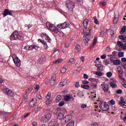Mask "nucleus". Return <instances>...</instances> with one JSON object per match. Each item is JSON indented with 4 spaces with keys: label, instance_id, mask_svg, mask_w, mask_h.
<instances>
[{
    "label": "nucleus",
    "instance_id": "obj_1",
    "mask_svg": "<svg viewBox=\"0 0 126 126\" xmlns=\"http://www.w3.org/2000/svg\"><path fill=\"white\" fill-rule=\"evenodd\" d=\"M23 38V34L22 32L14 31V32L10 35L9 39L11 41L16 40H22Z\"/></svg>",
    "mask_w": 126,
    "mask_h": 126
},
{
    "label": "nucleus",
    "instance_id": "obj_2",
    "mask_svg": "<svg viewBox=\"0 0 126 126\" xmlns=\"http://www.w3.org/2000/svg\"><path fill=\"white\" fill-rule=\"evenodd\" d=\"M85 35L83 36V40L84 42L85 43V46H88V43L89 41H90V38L91 37V32L92 30L90 29L89 28L87 29V28H85Z\"/></svg>",
    "mask_w": 126,
    "mask_h": 126
},
{
    "label": "nucleus",
    "instance_id": "obj_3",
    "mask_svg": "<svg viewBox=\"0 0 126 126\" xmlns=\"http://www.w3.org/2000/svg\"><path fill=\"white\" fill-rule=\"evenodd\" d=\"M98 102L99 108L101 109V110H102V111L108 112V111L110 110V106H109V104L107 103V102L97 100V102H95V104H97Z\"/></svg>",
    "mask_w": 126,
    "mask_h": 126
},
{
    "label": "nucleus",
    "instance_id": "obj_4",
    "mask_svg": "<svg viewBox=\"0 0 126 126\" xmlns=\"http://www.w3.org/2000/svg\"><path fill=\"white\" fill-rule=\"evenodd\" d=\"M12 58L16 66H18V67H19V66H20V64H21V62L19 58H18V57H17V56L15 54L12 55Z\"/></svg>",
    "mask_w": 126,
    "mask_h": 126
},
{
    "label": "nucleus",
    "instance_id": "obj_5",
    "mask_svg": "<svg viewBox=\"0 0 126 126\" xmlns=\"http://www.w3.org/2000/svg\"><path fill=\"white\" fill-rule=\"evenodd\" d=\"M57 27L60 29H65V28H68L69 27V23L65 22L63 24L58 25Z\"/></svg>",
    "mask_w": 126,
    "mask_h": 126
},
{
    "label": "nucleus",
    "instance_id": "obj_6",
    "mask_svg": "<svg viewBox=\"0 0 126 126\" xmlns=\"http://www.w3.org/2000/svg\"><path fill=\"white\" fill-rule=\"evenodd\" d=\"M57 80V75L53 74L49 79V84L51 86H54Z\"/></svg>",
    "mask_w": 126,
    "mask_h": 126
},
{
    "label": "nucleus",
    "instance_id": "obj_7",
    "mask_svg": "<svg viewBox=\"0 0 126 126\" xmlns=\"http://www.w3.org/2000/svg\"><path fill=\"white\" fill-rule=\"evenodd\" d=\"M117 70L119 74V78H120V79H122V80L125 81L126 79L123 78V73H124V70H123V69L122 68V67H119L117 68Z\"/></svg>",
    "mask_w": 126,
    "mask_h": 126
},
{
    "label": "nucleus",
    "instance_id": "obj_8",
    "mask_svg": "<svg viewBox=\"0 0 126 126\" xmlns=\"http://www.w3.org/2000/svg\"><path fill=\"white\" fill-rule=\"evenodd\" d=\"M37 103V98H33L29 103V107L33 108Z\"/></svg>",
    "mask_w": 126,
    "mask_h": 126
},
{
    "label": "nucleus",
    "instance_id": "obj_9",
    "mask_svg": "<svg viewBox=\"0 0 126 126\" xmlns=\"http://www.w3.org/2000/svg\"><path fill=\"white\" fill-rule=\"evenodd\" d=\"M25 48L26 50H28V51H32L33 49L34 50H38L39 49V47L37 46V45H30L28 47H26Z\"/></svg>",
    "mask_w": 126,
    "mask_h": 126
},
{
    "label": "nucleus",
    "instance_id": "obj_10",
    "mask_svg": "<svg viewBox=\"0 0 126 126\" xmlns=\"http://www.w3.org/2000/svg\"><path fill=\"white\" fill-rule=\"evenodd\" d=\"M66 6L67 7V8H69V7H70L71 6H73V8L75 6V5L74 3L72 2V1L70 0H68L66 2Z\"/></svg>",
    "mask_w": 126,
    "mask_h": 126
},
{
    "label": "nucleus",
    "instance_id": "obj_11",
    "mask_svg": "<svg viewBox=\"0 0 126 126\" xmlns=\"http://www.w3.org/2000/svg\"><path fill=\"white\" fill-rule=\"evenodd\" d=\"M41 37L43 38H45V40H47L48 42L49 43H51L52 42V39L50 38L49 36H48V35H47V33L44 32L42 34H41Z\"/></svg>",
    "mask_w": 126,
    "mask_h": 126
},
{
    "label": "nucleus",
    "instance_id": "obj_12",
    "mask_svg": "<svg viewBox=\"0 0 126 126\" xmlns=\"http://www.w3.org/2000/svg\"><path fill=\"white\" fill-rule=\"evenodd\" d=\"M102 85V90L105 92V93H107V92H109V85L107 84H105Z\"/></svg>",
    "mask_w": 126,
    "mask_h": 126
},
{
    "label": "nucleus",
    "instance_id": "obj_13",
    "mask_svg": "<svg viewBox=\"0 0 126 126\" xmlns=\"http://www.w3.org/2000/svg\"><path fill=\"white\" fill-rule=\"evenodd\" d=\"M110 86L112 87V88H116L118 86L117 84H116V80L114 79H111L110 80Z\"/></svg>",
    "mask_w": 126,
    "mask_h": 126
},
{
    "label": "nucleus",
    "instance_id": "obj_14",
    "mask_svg": "<svg viewBox=\"0 0 126 126\" xmlns=\"http://www.w3.org/2000/svg\"><path fill=\"white\" fill-rule=\"evenodd\" d=\"M7 15H12V13L8 9H5L3 13V17L7 16Z\"/></svg>",
    "mask_w": 126,
    "mask_h": 126
},
{
    "label": "nucleus",
    "instance_id": "obj_15",
    "mask_svg": "<svg viewBox=\"0 0 126 126\" xmlns=\"http://www.w3.org/2000/svg\"><path fill=\"white\" fill-rule=\"evenodd\" d=\"M74 50L75 53H80L81 51V46H80V45L79 44H76Z\"/></svg>",
    "mask_w": 126,
    "mask_h": 126
},
{
    "label": "nucleus",
    "instance_id": "obj_16",
    "mask_svg": "<svg viewBox=\"0 0 126 126\" xmlns=\"http://www.w3.org/2000/svg\"><path fill=\"white\" fill-rule=\"evenodd\" d=\"M51 117L52 115L50 113H46L44 117V121L49 122V120L51 119Z\"/></svg>",
    "mask_w": 126,
    "mask_h": 126
},
{
    "label": "nucleus",
    "instance_id": "obj_17",
    "mask_svg": "<svg viewBox=\"0 0 126 126\" xmlns=\"http://www.w3.org/2000/svg\"><path fill=\"white\" fill-rule=\"evenodd\" d=\"M5 94H7L8 96H10V97H12L13 96V92L8 88L6 89V91L5 92Z\"/></svg>",
    "mask_w": 126,
    "mask_h": 126
},
{
    "label": "nucleus",
    "instance_id": "obj_18",
    "mask_svg": "<svg viewBox=\"0 0 126 126\" xmlns=\"http://www.w3.org/2000/svg\"><path fill=\"white\" fill-rule=\"evenodd\" d=\"M121 100L118 102L119 105H120V106H125L126 105V101H125V99H124V97H121Z\"/></svg>",
    "mask_w": 126,
    "mask_h": 126
},
{
    "label": "nucleus",
    "instance_id": "obj_19",
    "mask_svg": "<svg viewBox=\"0 0 126 126\" xmlns=\"http://www.w3.org/2000/svg\"><path fill=\"white\" fill-rule=\"evenodd\" d=\"M96 43H97V37H95L94 39V42H93L92 44L91 45L90 47H89V49H93V48H94V46L96 45Z\"/></svg>",
    "mask_w": 126,
    "mask_h": 126
},
{
    "label": "nucleus",
    "instance_id": "obj_20",
    "mask_svg": "<svg viewBox=\"0 0 126 126\" xmlns=\"http://www.w3.org/2000/svg\"><path fill=\"white\" fill-rule=\"evenodd\" d=\"M119 39H120V40H122L123 43H125L126 44V37L125 36V35H119Z\"/></svg>",
    "mask_w": 126,
    "mask_h": 126
},
{
    "label": "nucleus",
    "instance_id": "obj_21",
    "mask_svg": "<svg viewBox=\"0 0 126 126\" xmlns=\"http://www.w3.org/2000/svg\"><path fill=\"white\" fill-rule=\"evenodd\" d=\"M89 23V20L88 19H85L83 21V25L84 28H87V26L88 25V24Z\"/></svg>",
    "mask_w": 126,
    "mask_h": 126
},
{
    "label": "nucleus",
    "instance_id": "obj_22",
    "mask_svg": "<svg viewBox=\"0 0 126 126\" xmlns=\"http://www.w3.org/2000/svg\"><path fill=\"white\" fill-rule=\"evenodd\" d=\"M77 96L79 98H82L84 95H83V92L82 91H79V92L77 93Z\"/></svg>",
    "mask_w": 126,
    "mask_h": 126
},
{
    "label": "nucleus",
    "instance_id": "obj_23",
    "mask_svg": "<svg viewBox=\"0 0 126 126\" xmlns=\"http://www.w3.org/2000/svg\"><path fill=\"white\" fill-rule=\"evenodd\" d=\"M46 27L47 28H49V29H52V28L54 27V25L50 22H47L46 23Z\"/></svg>",
    "mask_w": 126,
    "mask_h": 126
},
{
    "label": "nucleus",
    "instance_id": "obj_24",
    "mask_svg": "<svg viewBox=\"0 0 126 126\" xmlns=\"http://www.w3.org/2000/svg\"><path fill=\"white\" fill-rule=\"evenodd\" d=\"M39 62L40 63H42L44 62H46V57L44 56H41L40 59L39 60Z\"/></svg>",
    "mask_w": 126,
    "mask_h": 126
},
{
    "label": "nucleus",
    "instance_id": "obj_25",
    "mask_svg": "<svg viewBox=\"0 0 126 126\" xmlns=\"http://www.w3.org/2000/svg\"><path fill=\"white\" fill-rule=\"evenodd\" d=\"M32 90H33V87L30 86L27 90H26V92L27 94H29V93H30Z\"/></svg>",
    "mask_w": 126,
    "mask_h": 126
},
{
    "label": "nucleus",
    "instance_id": "obj_26",
    "mask_svg": "<svg viewBox=\"0 0 126 126\" xmlns=\"http://www.w3.org/2000/svg\"><path fill=\"white\" fill-rule=\"evenodd\" d=\"M119 16H115L114 17V19L113 20V24H117L118 23V22H119Z\"/></svg>",
    "mask_w": 126,
    "mask_h": 126
},
{
    "label": "nucleus",
    "instance_id": "obj_27",
    "mask_svg": "<svg viewBox=\"0 0 126 126\" xmlns=\"http://www.w3.org/2000/svg\"><path fill=\"white\" fill-rule=\"evenodd\" d=\"M62 62H63V59H59L58 60L54 61L53 62V63L58 64V63H62Z\"/></svg>",
    "mask_w": 126,
    "mask_h": 126
},
{
    "label": "nucleus",
    "instance_id": "obj_28",
    "mask_svg": "<svg viewBox=\"0 0 126 126\" xmlns=\"http://www.w3.org/2000/svg\"><path fill=\"white\" fill-rule=\"evenodd\" d=\"M81 87L84 89H86L87 90H88L90 89V87L88 85H83Z\"/></svg>",
    "mask_w": 126,
    "mask_h": 126
},
{
    "label": "nucleus",
    "instance_id": "obj_29",
    "mask_svg": "<svg viewBox=\"0 0 126 126\" xmlns=\"http://www.w3.org/2000/svg\"><path fill=\"white\" fill-rule=\"evenodd\" d=\"M66 70H67V68L63 67L61 69V73H65V72H66Z\"/></svg>",
    "mask_w": 126,
    "mask_h": 126
},
{
    "label": "nucleus",
    "instance_id": "obj_30",
    "mask_svg": "<svg viewBox=\"0 0 126 126\" xmlns=\"http://www.w3.org/2000/svg\"><path fill=\"white\" fill-rule=\"evenodd\" d=\"M103 67H104V66L102 64H98L97 67V70H101V71H103Z\"/></svg>",
    "mask_w": 126,
    "mask_h": 126
},
{
    "label": "nucleus",
    "instance_id": "obj_31",
    "mask_svg": "<svg viewBox=\"0 0 126 126\" xmlns=\"http://www.w3.org/2000/svg\"><path fill=\"white\" fill-rule=\"evenodd\" d=\"M63 118V113H59L58 114V119L61 120H62V119Z\"/></svg>",
    "mask_w": 126,
    "mask_h": 126
},
{
    "label": "nucleus",
    "instance_id": "obj_32",
    "mask_svg": "<svg viewBox=\"0 0 126 126\" xmlns=\"http://www.w3.org/2000/svg\"><path fill=\"white\" fill-rule=\"evenodd\" d=\"M62 100V95H58L57 96V98L56 99V102H60Z\"/></svg>",
    "mask_w": 126,
    "mask_h": 126
},
{
    "label": "nucleus",
    "instance_id": "obj_33",
    "mask_svg": "<svg viewBox=\"0 0 126 126\" xmlns=\"http://www.w3.org/2000/svg\"><path fill=\"white\" fill-rule=\"evenodd\" d=\"M121 63V60H114L113 61V63L115 64V65H119Z\"/></svg>",
    "mask_w": 126,
    "mask_h": 126
},
{
    "label": "nucleus",
    "instance_id": "obj_34",
    "mask_svg": "<svg viewBox=\"0 0 126 126\" xmlns=\"http://www.w3.org/2000/svg\"><path fill=\"white\" fill-rule=\"evenodd\" d=\"M70 99H71V97L69 95H65L64 97V100L65 101H69V100H70Z\"/></svg>",
    "mask_w": 126,
    "mask_h": 126
},
{
    "label": "nucleus",
    "instance_id": "obj_35",
    "mask_svg": "<svg viewBox=\"0 0 126 126\" xmlns=\"http://www.w3.org/2000/svg\"><path fill=\"white\" fill-rule=\"evenodd\" d=\"M117 45H118V47H122V48H123V46H124V43H123V42H122V41H118Z\"/></svg>",
    "mask_w": 126,
    "mask_h": 126
},
{
    "label": "nucleus",
    "instance_id": "obj_36",
    "mask_svg": "<svg viewBox=\"0 0 126 126\" xmlns=\"http://www.w3.org/2000/svg\"><path fill=\"white\" fill-rule=\"evenodd\" d=\"M108 104L109 105H115L116 104V101L114 99H111L110 101H108Z\"/></svg>",
    "mask_w": 126,
    "mask_h": 126
},
{
    "label": "nucleus",
    "instance_id": "obj_37",
    "mask_svg": "<svg viewBox=\"0 0 126 126\" xmlns=\"http://www.w3.org/2000/svg\"><path fill=\"white\" fill-rule=\"evenodd\" d=\"M94 23L95 24H99V21H98V19H97V17L96 16L94 17Z\"/></svg>",
    "mask_w": 126,
    "mask_h": 126
},
{
    "label": "nucleus",
    "instance_id": "obj_38",
    "mask_svg": "<svg viewBox=\"0 0 126 126\" xmlns=\"http://www.w3.org/2000/svg\"><path fill=\"white\" fill-rule=\"evenodd\" d=\"M51 95H52V94L51 93V92H49L48 93L47 95L46 96L48 100H50V99H51Z\"/></svg>",
    "mask_w": 126,
    "mask_h": 126
},
{
    "label": "nucleus",
    "instance_id": "obj_39",
    "mask_svg": "<svg viewBox=\"0 0 126 126\" xmlns=\"http://www.w3.org/2000/svg\"><path fill=\"white\" fill-rule=\"evenodd\" d=\"M72 118V115H68L67 116H66L65 117V119H67L68 121L71 120Z\"/></svg>",
    "mask_w": 126,
    "mask_h": 126
},
{
    "label": "nucleus",
    "instance_id": "obj_40",
    "mask_svg": "<svg viewBox=\"0 0 126 126\" xmlns=\"http://www.w3.org/2000/svg\"><path fill=\"white\" fill-rule=\"evenodd\" d=\"M66 81L64 80L60 83V85L62 87H63L64 85H65V84H66Z\"/></svg>",
    "mask_w": 126,
    "mask_h": 126
},
{
    "label": "nucleus",
    "instance_id": "obj_41",
    "mask_svg": "<svg viewBox=\"0 0 126 126\" xmlns=\"http://www.w3.org/2000/svg\"><path fill=\"white\" fill-rule=\"evenodd\" d=\"M69 63H70L72 64H73L75 63L74 61V58H70L69 60Z\"/></svg>",
    "mask_w": 126,
    "mask_h": 126
},
{
    "label": "nucleus",
    "instance_id": "obj_42",
    "mask_svg": "<svg viewBox=\"0 0 126 126\" xmlns=\"http://www.w3.org/2000/svg\"><path fill=\"white\" fill-rule=\"evenodd\" d=\"M28 99V95L27 94H26L24 96H23V100L25 101H27V99Z\"/></svg>",
    "mask_w": 126,
    "mask_h": 126
},
{
    "label": "nucleus",
    "instance_id": "obj_43",
    "mask_svg": "<svg viewBox=\"0 0 126 126\" xmlns=\"http://www.w3.org/2000/svg\"><path fill=\"white\" fill-rule=\"evenodd\" d=\"M118 57L119 58H123V57H124V52H119L118 53Z\"/></svg>",
    "mask_w": 126,
    "mask_h": 126
},
{
    "label": "nucleus",
    "instance_id": "obj_44",
    "mask_svg": "<svg viewBox=\"0 0 126 126\" xmlns=\"http://www.w3.org/2000/svg\"><path fill=\"white\" fill-rule=\"evenodd\" d=\"M95 74H96V75H97V76H102V75H103V73H102V72H99V71H96L95 72Z\"/></svg>",
    "mask_w": 126,
    "mask_h": 126
},
{
    "label": "nucleus",
    "instance_id": "obj_45",
    "mask_svg": "<svg viewBox=\"0 0 126 126\" xmlns=\"http://www.w3.org/2000/svg\"><path fill=\"white\" fill-rule=\"evenodd\" d=\"M1 114L3 115V116H8V115L10 114V112H1Z\"/></svg>",
    "mask_w": 126,
    "mask_h": 126
},
{
    "label": "nucleus",
    "instance_id": "obj_46",
    "mask_svg": "<svg viewBox=\"0 0 126 126\" xmlns=\"http://www.w3.org/2000/svg\"><path fill=\"white\" fill-rule=\"evenodd\" d=\"M80 87V85H79V82H76L75 83V87L76 88H79Z\"/></svg>",
    "mask_w": 126,
    "mask_h": 126
},
{
    "label": "nucleus",
    "instance_id": "obj_47",
    "mask_svg": "<svg viewBox=\"0 0 126 126\" xmlns=\"http://www.w3.org/2000/svg\"><path fill=\"white\" fill-rule=\"evenodd\" d=\"M120 118H121V119L123 120V122H124V123H126V115H125V117H123V115H121L120 116Z\"/></svg>",
    "mask_w": 126,
    "mask_h": 126
},
{
    "label": "nucleus",
    "instance_id": "obj_48",
    "mask_svg": "<svg viewBox=\"0 0 126 126\" xmlns=\"http://www.w3.org/2000/svg\"><path fill=\"white\" fill-rule=\"evenodd\" d=\"M36 97H37L38 99H39V100H42V99H43V96H42V95H41L40 94H36Z\"/></svg>",
    "mask_w": 126,
    "mask_h": 126
},
{
    "label": "nucleus",
    "instance_id": "obj_49",
    "mask_svg": "<svg viewBox=\"0 0 126 126\" xmlns=\"http://www.w3.org/2000/svg\"><path fill=\"white\" fill-rule=\"evenodd\" d=\"M112 75H113V74L111 72H108L106 73V76H107V77H111Z\"/></svg>",
    "mask_w": 126,
    "mask_h": 126
},
{
    "label": "nucleus",
    "instance_id": "obj_50",
    "mask_svg": "<svg viewBox=\"0 0 126 126\" xmlns=\"http://www.w3.org/2000/svg\"><path fill=\"white\" fill-rule=\"evenodd\" d=\"M99 124L96 122L92 123L91 124V126H98Z\"/></svg>",
    "mask_w": 126,
    "mask_h": 126
},
{
    "label": "nucleus",
    "instance_id": "obj_51",
    "mask_svg": "<svg viewBox=\"0 0 126 126\" xmlns=\"http://www.w3.org/2000/svg\"><path fill=\"white\" fill-rule=\"evenodd\" d=\"M40 110H41V108H40L39 107H37L34 108V112L35 113H37V112H38V111H40Z\"/></svg>",
    "mask_w": 126,
    "mask_h": 126
},
{
    "label": "nucleus",
    "instance_id": "obj_52",
    "mask_svg": "<svg viewBox=\"0 0 126 126\" xmlns=\"http://www.w3.org/2000/svg\"><path fill=\"white\" fill-rule=\"evenodd\" d=\"M126 31V27H124L123 28H122L121 29V32H122V33H125Z\"/></svg>",
    "mask_w": 126,
    "mask_h": 126
},
{
    "label": "nucleus",
    "instance_id": "obj_53",
    "mask_svg": "<svg viewBox=\"0 0 126 126\" xmlns=\"http://www.w3.org/2000/svg\"><path fill=\"white\" fill-rule=\"evenodd\" d=\"M106 58H107V55L106 54H103L100 56V58L102 59V60H105Z\"/></svg>",
    "mask_w": 126,
    "mask_h": 126
},
{
    "label": "nucleus",
    "instance_id": "obj_54",
    "mask_svg": "<svg viewBox=\"0 0 126 126\" xmlns=\"http://www.w3.org/2000/svg\"><path fill=\"white\" fill-rule=\"evenodd\" d=\"M64 105V101H61L59 103V107H63Z\"/></svg>",
    "mask_w": 126,
    "mask_h": 126
},
{
    "label": "nucleus",
    "instance_id": "obj_55",
    "mask_svg": "<svg viewBox=\"0 0 126 126\" xmlns=\"http://www.w3.org/2000/svg\"><path fill=\"white\" fill-rule=\"evenodd\" d=\"M116 93L117 94H122V93H123V90H121V89H119V90H118L117 91H116Z\"/></svg>",
    "mask_w": 126,
    "mask_h": 126
},
{
    "label": "nucleus",
    "instance_id": "obj_56",
    "mask_svg": "<svg viewBox=\"0 0 126 126\" xmlns=\"http://www.w3.org/2000/svg\"><path fill=\"white\" fill-rule=\"evenodd\" d=\"M65 48H68V47H69V42H68V41L65 42Z\"/></svg>",
    "mask_w": 126,
    "mask_h": 126
},
{
    "label": "nucleus",
    "instance_id": "obj_57",
    "mask_svg": "<svg viewBox=\"0 0 126 126\" xmlns=\"http://www.w3.org/2000/svg\"><path fill=\"white\" fill-rule=\"evenodd\" d=\"M87 107V105L85 104H83L81 105V108H82V109H85Z\"/></svg>",
    "mask_w": 126,
    "mask_h": 126
},
{
    "label": "nucleus",
    "instance_id": "obj_58",
    "mask_svg": "<svg viewBox=\"0 0 126 126\" xmlns=\"http://www.w3.org/2000/svg\"><path fill=\"white\" fill-rule=\"evenodd\" d=\"M51 104H52L51 100H49V99H48V100L46 101V105L47 106H49V105H51Z\"/></svg>",
    "mask_w": 126,
    "mask_h": 126
},
{
    "label": "nucleus",
    "instance_id": "obj_59",
    "mask_svg": "<svg viewBox=\"0 0 126 126\" xmlns=\"http://www.w3.org/2000/svg\"><path fill=\"white\" fill-rule=\"evenodd\" d=\"M53 31L55 32V33H58L59 32V29L58 28H56L54 29H52Z\"/></svg>",
    "mask_w": 126,
    "mask_h": 126
},
{
    "label": "nucleus",
    "instance_id": "obj_60",
    "mask_svg": "<svg viewBox=\"0 0 126 126\" xmlns=\"http://www.w3.org/2000/svg\"><path fill=\"white\" fill-rule=\"evenodd\" d=\"M82 82L83 84H89V82L86 80H83Z\"/></svg>",
    "mask_w": 126,
    "mask_h": 126
},
{
    "label": "nucleus",
    "instance_id": "obj_61",
    "mask_svg": "<svg viewBox=\"0 0 126 126\" xmlns=\"http://www.w3.org/2000/svg\"><path fill=\"white\" fill-rule=\"evenodd\" d=\"M80 61L83 63L84 62V60H85V58L84 56H81L80 58Z\"/></svg>",
    "mask_w": 126,
    "mask_h": 126
},
{
    "label": "nucleus",
    "instance_id": "obj_62",
    "mask_svg": "<svg viewBox=\"0 0 126 126\" xmlns=\"http://www.w3.org/2000/svg\"><path fill=\"white\" fill-rule=\"evenodd\" d=\"M29 115H30V113L24 114V119H26V118H27V117H28L29 116Z\"/></svg>",
    "mask_w": 126,
    "mask_h": 126
},
{
    "label": "nucleus",
    "instance_id": "obj_63",
    "mask_svg": "<svg viewBox=\"0 0 126 126\" xmlns=\"http://www.w3.org/2000/svg\"><path fill=\"white\" fill-rule=\"evenodd\" d=\"M100 4L102 5V6H105L106 4H107V3L106 2H100Z\"/></svg>",
    "mask_w": 126,
    "mask_h": 126
},
{
    "label": "nucleus",
    "instance_id": "obj_64",
    "mask_svg": "<svg viewBox=\"0 0 126 126\" xmlns=\"http://www.w3.org/2000/svg\"><path fill=\"white\" fill-rule=\"evenodd\" d=\"M121 62H122V63H125L126 62V58H123L121 59Z\"/></svg>",
    "mask_w": 126,
    "mask_h": 126
}]
</instances>
